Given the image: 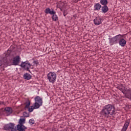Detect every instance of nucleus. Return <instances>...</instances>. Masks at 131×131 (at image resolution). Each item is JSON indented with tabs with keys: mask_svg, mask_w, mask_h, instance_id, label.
<instances>
[{
	"mask_svg": "<svg viewBox=\"0 0 131 131\" xmlns=\"http://www.w3.org/2000/svg\"><path fill=\"white\" fill-rule=\"evenodd\" d=\"M1 112H0V115H1Z\"/></svg>",
	"mask_w": 131,
	"mask_h": 131,
	"instance_id": "35",
	"label": "nucleus"
},
{
	"mask_svg": "<svg viewBox=\"0 0 131 131\" xmlns=\"http://www.w3.org/2000/svg\"><path fill=\"white\" fill-rule=\"evenodd\" d=\"M25 118H20L19 120V124L20 123H25Z\"/></svg>",
	"mask_w": 131,
	"mask_h": 131,
	"instance_id": "23",
	"label": "nucleus"
},
{
	"mask_svg": "<svg viewBox=\"0 0 131 131\" xmlns=\"http://www.w3.org/2000/svg\"><path fill=\"white\" fill-rule=\"evenodd\" d=\"M29 123L31 124V125H32V124H34L35 122L34 120L33 119H31L29 121Z\"/></svg>",
	"mask_w": 131,
	"mask_h": 131,
	"instance_id": "24",
	"label": "nucleus"
},
{
	"mask_svg": "<svg viewBox=\"0 0 131 131\" xmlns=\"http://www.w3.org/2000/svg\"><path fill=\"white\" fill-rule=\"evenodd\" d=\"M57 78V74L54 72H50L47 74V79L49 80V82L55 83Z\"/></svg>",
	"mask_w": 131,
	"mask_h": 131,
	"instance_id": "4",
	"label": "nucleus"
},
{
	"mask_svg": "<svg viewBox=\"0 0 131 131\" xmlns=\"http://www.w3.org/2000/svg\"><path fill=\"white\" fill-rule=\"evenodd\" d=\"M121 92H122V93L125 95V98H126L127 99L131 100V89L125 90L122 89Z\"/></svg>",
	"mask_w": 131,
	"mask_h": 131,
	"instance_id": "8",
	"label": "nucleus"
},
{
	"mask_svg": "<svg viewBox=\"0 0 131 131\" xmlns=\"http://www.w3.org/2000/svg\"><path fill=\"white\" fill-rule=\"evenodd\" d=\"M2 104L3 105H4L5 104V102H4V101H0V105H2Z\"/></svg>",
	"mask_w": 131,
	"mask_h": 131,
	"instance_id": "30",
	"label": "nucleus"
},
{
	"mask_svg": "<svg viewBox=\"0 0 131 131\" xmlns=\"http://www.w3.org/2000/svg\"><path fill=\"white\" fill-rule=\"evenodd\" d=\"M101 11L103 13H107L109 11V8L107 5H103L102 7L101 6Z\"/></svg>",
	"mask_w": 131,
	"mask_h": 131,
	"instance_id": "15",
	"label": "nucleus"
},
{
	"mask_svg": "<svg viewBox=\"0 0 131 131\" xmlns=\"http://www.w3.org/2000/svg\"><path fill=\"white\" fill-rule=\"evenodd\" d=\"M100 4L102 6H107L108 5V0H100Z\"/></svg>",
	"mask_w": 131,
	"mask_h": 131,
	"instance_id": "19",
	"label": "nucleus"
},
{
	"mask_svg": "<svg viewBox=\"0 0 131 131\" xmlns=\"http://www.w3.org/2000/svg\"><path fill=\"white\" fill-rule=\"evenodd\" d=\"M80 1V0H78V1Z\"/></svg>",
	"mask_w": 131,
	"mask_h": 131,
	"instance_id": "37",
	"label": "nucleus"
},
{
	"mask_svg": "<svg viewBox=\"0 0 131 131\" xmlns=\"http://www.w3.org/2000/svg\"><path fill=\"white\" fill-rule=\"evenodd\" d=\"M24 123H19L16 125V127L20 128H23L25 125H24Z\"/></svg>",
	"mask_w": 131,
	"mask_h": 131,
	"instance_id": "22",
	"label": "nucleus"
},
{
	"mask_svg": "<svg viewBox=\"0 0 131 131\" xmlns=\"http://www.w3.org/2000/svg\"><path fill=\"white\" fill-rule=\"evenodd\" d=\"M94 23L95 25H100V24H102V18L100 17V16L96 17L94 19Z\"/></svg>",
	"mask_w": 131,
	"mask_h": 131,
	"instance_id": "11",
	"label": "nucleus"
},
{
	"mask_svg": "<svg viewBox=\"0 0 131 131\" xmlns=\"http://www.w3.org/2000/svg\"><path fill=\"white\" fill-rule=\"evenodd\" d=\"M3 70H5V69H3Z\"/></svg>",
	"mask_w": 131,
	"mask_h": 131,
	"instance_id": "36",
	"label": "nucleus"
},
{
	"mask_svg": "<svg viewBox=\"0 0 131 131\" xmlns=\"http://www.w3.org/2000/svg\"><path fill=\"white\" fill-rule=\"evenodd\" d=\"M124 35L119 34L112 38H109L108 39L110 40V43L111 44V46H113V45L118 43L119 39H120V38H122Z\"/></svg>",
	"mask_w": 131,
	"mask_h": 131,
	"instance_id": "3",
	"label": "nucleus"
},
{
	"mask_svg": "<svg viewBox=\"0 0 131 131\" xmlns=\"http://www.w3.org/2000/svg\"><path fill=\"white\" fill-rule=\"evenodd\" d=\"M102 8V5L100 3H96L94 5V11H100Z\"/></svg>",
	"mask_w": 131,
	"mask_h": 131,
	"instance_id": "14",
	"label": "nucleus"
},
{
	"mask_svg": "<svg viewBox=\"0 0 131 131\" xmlns=\"http://www.w3.org/2000/svg\"><path fill=\"white\" fill-rule=\"evenodd\" d=\"M30 104H31V102L30 101V100H27L26 102L25 103V105H26L25 109H27V108H29Z\"/></svg>",
	"mask_w": 131,
	"mask_h": 131,
	"instance_id": "18",
	"label": "nucleus"
},
{
	"mask_svg": "<svg viewBox=\"0 0 131 131\" xmlns=\"http://www.w3.org/2000/svg\"><path fill=\"white\" fill-rule=\"evenodd\" d=\"M52 19L53 21H58V16L56 14H52Z\"/></svg>",
	"mask_w": 131,
	"mask_h": 131,
	"instance_id": "20",
	"label": "nucleus"
},
{
	"mask_svg": "<svg viewBox=\"0 0 131 131\" xmlns=\"http://www.w3.org/2000/svg\"><path fill=\"white\" fill-rule=\"evenodd\" d=\"M58 9H60L61 12H63V11H64V10H63V9L62 8V7H58Z\"/></svg>",
	"mask_w": 131,
	"mask_h": 131,
	"instance_id": "29",
	"label": "nucleus"
},
{
	"mask_svg": "<svg viewBox=\"0 0 131 131\" xmlns=\"http://www.w3.org/2000/svg\"><path fill=\"white\" fill-rule=\"evenodd\" d=\"M33 63L34 64H35L36 66H37V65H38L39 64V62H38V60H34L33 61Z\"/></svg>",
	"mask_w": 131,
	"mask_h": 131,
	"instance_id": "27",
	"label": "nucleus"
},
{
	"mask_svg": "<svg viewBox=\"0 0 131 131\" xmlns=\"http://www.w3.org/2000/svg\"><path fill=\"white\" fill-rule=\"evenodd\" d=\"M4 111L6 112V114H7V116H9L13 113V109L11 108V107H6L4 108Z\"/></svg>",
	"mask_w": 131,
	"mask_h": 131,
	"instance_id": "9",
	"label": "nucleus"
},
{
	"mask_svg": "<svg viewBox=\"0 0 131 131\" xmlns=\"http://www.w3.org/2000/svg\"><path fill=\"white\" fill-rule=\"evenodd\" d=\"M45 14H50V15H52L54 14H56V11H54V9H50V8H47L45 10Z\"/></svg>",
	"mask_w": 131,
	"mask_h": 131,
	"instance_id": "12",
	"label": "nucleus"
},
{
	"mask_svg": "<svg viewBox=\"0 0 131 131\" xmlns=\"http://www.w3.org/2000/svg\"><path fill=\"white\" fill-rule=\"evenodd\" d=\"M19 66L21 67L24 70H26V71H28L29 72L31 73L29 69L31 67L32 65L30 63L28 60L26 61H22Z\"/></svg>",
	"mask_w": 131,
	"mask_h": 131,
	"instance_id": "5",
	"label": "nucleus"
},
{
	"mask_svg": "<svg viewBox=\"0 0 131 131\" xmlns=\"http://www.w3.org/2000/svg\"><path fill=\"white\" fill-rule=\"evenodd\" d=\"M119 44L120 46H121V47H125L126 45V40L122 38H121L119 40Z\"/></svg>",
	"mask_w": 131,
	"mask_h": 131,
	"instance_id": "13",
	"label": "nucleus"
},
{
	"mask_svg": "<svg viewBox=\"0 0 131 131\" xmlns=\"http://www.w3.org/2000/svg\"><path fill=\"white\" fill-rule=\"evenodd\" d=\"M17 130L18 131H25L23 128L17 127Z\"/></svg>",
	"mask_w": 131,
	"mask_h": 131,
	"instance_id": "28",
	"label": "nucleus"
},
{
	"mask_svg": "<svg viewBox=\"0 0 131 131\" xmlns=\"http://www.w3.org/2000/svg\"><path fill=\"white\" fill-rule=\"evenodd\" d=\"M122 88H124L125 89V87L123 86V84H120L118 85L117 89H118V90H119V91H122Z\"/></svg>",
	"mask_w": 131,
	"mask_h": 131,
	"instance_id": "21",
	"label": "nucleus"
},
{
	"mask_svg": "<svg viewBox=\"0 0 131 131\" xmlns=\"http://www.w3.org/2000/svg\"><path fill=\"white\" fill-rule=\"evenodd\" d=\"M100 114L106 118H109V117L115 115L116 114L115 106L111 104L105 105L100 112Z\"/></svg>",
	"mask_w": 131,
	"mask_h": 131,
	"instance_id": "2",
	"label": "nucleus"
},
{
	"mask_svg": "<svg viewBox=\"0 0 131 131\" xmlns=\"http://www.w3.org/2000/svg\"><path fill=\"white\" fill-rule=\"evenodd\" d=\"M32 76L31 75L28 74V73H26L24 75V79H26L27 80H29V79H31Z\"/></svg>",
	"mask_w": 131,
	"mask_h": 131,
	"instance_id": "16",
	"label": "nucleus"
},
{
	"mask_svg": "<svg viewBox=\"0 0 131 131\" xmlns=\"http://www.w3.org/2000/svg\"><path fill=\"white\" fill-rule=\"evenodd\" d=\"M62 13L63 14L64 17H66V15H68V14L67 10H63Z\"/></svg>",
	"mask_w": 131,
	"mask_h": 131,
	"instance_id": "26",
	"label": "nucleus"
},
{
	"mask_svg": "<svg viewBox=\"0 0 131 131\" xmlns=\"http://www.w3.org/2000/svg\"><path fill=\"white\" fill-rule=\"evenodd\" d=\"M27 109H28V111L29 112L31 113L34 110V109H38L36 106H35V105H33V106H31V107H29Z\"/></svg>",
	"mask_w": 131,
	"mask_h": 131,
	"instance_id": "17",
	"label": "nucleus"
},
{
	"mask_svg": "<svg viewBox=\"0 0 131 131\" xmlns=\"http://www.w3.org/2000/svg\"><path fill=\"white\" fill-rule=\"evenodd\" d=\"M130 122V120L128 119L125 121V123L124 124V126L123 128H122L121 131H126V129H127V128L128 127V126L129 125V123Z\"/></svg>",
	"mask_w": 131,
	"mask_h": 131,
	"instance_id": "10",
	"label": "nucleus"
},
{
	"mask_svg": "<svg viewBox=\"0 0 131 131\" xmlns=\"http://www.w3.org/2000/svg\"><path fill=\"white\" fill-rule=\"evenodd\" d=\"M73 17H75V19H76V15H74Z\"/></svg>",
	"mask_w": 131,
	"mask_h": 131,
	"instance_id": "33",
	"label": "nucleus"
},
{
	"mask_svg": "<svg viewBox=\"0 0 131 131\" xmlns=\"http://www.w3.org/2000/svg\"><path fill=\"white\" fill-rule=\"evenodd\" d=\"M14 127L15 124L13 123H9L4 125L3 129H4V130H11V131H17V129H16V128H14Z\"/></svg>",
	"mask_w": 131,
	"mask_h": 131,
	"instance_id": "7",
	"label": "nucleus"
},
{
	"mask_svg": "<svg viewBox=\"0 0 131 131\" xmlns=\"http://www.w3.org/2000/svg\"><path fill=\"white\" fill-rule=\"evenodd\" d=\"M78 2H79L78 0H75V3H78Z\"/></svg>",
	"mask_w": 131,
	"mask_h": 131,
	"instance_id": "32",
	"label": "nucleus"
},
{
	"mask_svg": "<svg viewBox=\"0 0 131 131\" xmlns=\"http://www.w3.org/2000/svg\"><path fill=\"white\" fill-rule=\"evenodd\" d=\"M35 103L33 105H35V107H36L38 109L40 107V106H42V98H41L39 96H36L34 98Z\"/></svg>",
	"mask_w": 131,
	"mask_h": 131,
	"instance_id": "6",
	"label": "nucleus"
},
{
	"mask_svg": "<svg viewBox=\"0 0 131 131\" xmlns=\"http://www.w3.org/2000/svg\"><path fill=\"white\" fill-rule=\"evenodd\" d=\"M24 130L25 131L26 129H27V127L24 126V127H23Z\"/></svg>",
	"mask_w": 131,
	"mask_h": 131,
	"instance_id": "31",
	"label": "nucleus"
},
{
	"mask_svg": "<svg viewBox=\"0 0 131 131\" xmlns=\"http://www.w3.org/2000/svg\"><path fill=\"white\" fill-rule=\"evenodd\" d=\"M23 115L25 117H29V114L27 113V112H24L23 113Z\"/></svg>",
	"mask_w": 131,
	"mask_h": 131,
	"instance_id": "25",
	"label": "nucleus"
},
{
	"mask_svg": "<svg viewBox=\"0 0 131 131\" xmlns=\"http://www.w3.org/2000/svg\"><path fill=\"white\" fill-rule=\"evenodd\" d=\"M21 58L20 56L17 55L16 56H11L10 54H6V57H4L2 61L0 64L1 67L5 68L8 66H17L19 65Z\"/></svg>",
	"mask_w": 131,
	"mask_h": 131,
	"instance_id": "1",
	"label": "nucleus"
},
{
	"mask_svg": "<svg viewBox=\"0 0 131 131\" xmlns=\"http://www.w3.org/2000/svg\"><path fill=\"white\" fill-rule=\"evenodd\" d=\"M32 60H34V58H33V59H32Z\"/></svg>",
	"mask_w": 131,
	"mask_h": 131,
	"instance_id": "34",
	"label": "nucleus"
}]
</instances>
